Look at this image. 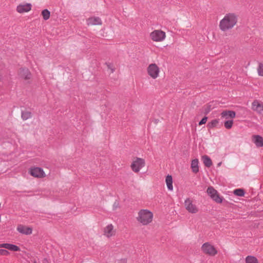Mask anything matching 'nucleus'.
Returning a JSON list of instances; mask_svg holds the SVG:
<instances>
[{
	"label": "nucleus",
	"mask_w": 263,
	"mask_h": 263,
	"mask_svg": "<svg viewBox=\"0 0 263 263\" xmlns=\"http://www.w3.org/2000/svg\"><path fill=\"white\" fill-rule=\"evenodd\" d=\"M237 22V16L234 13L227 14L220 21L219 28L222 31L231 29Z\"/></svg>",
	"instance_id": "nucleus-1"
},
{
	"label": "nucleus",
	"mask_w": 263,
	"mask_h": 263,
	"mask_svg": "<svg viewBox=\"0 0 263 263\" xmlns=\"http://www.w3.org/2000/svg\"><path fill=\"white\" fill-rule=\"evenodd\" d=\"M153 213L147 210H141L138 213L137 220L143 225H147L152 221Z\"/></svg>",
	"instance_id": "nucleus-2"
},
{
	"label": "nucleus",
	"mask_w": 263,
	"mask_h": 263,
	"mask_svg": "<svg viewBox=\"0 0 263 263\" xmlns=\"http://www.w3.org/2000/svg\"><path fill=\"white\" fill-rule=\"evenodd\" d=\"M206 192L212 200L216 203H220L224 199L223 197L220 196L218 192L213 186L208 187Z\"/></svg>",
	"instance_id": "nucleus-3"
},
{
	"label": "nucleus",
	"mask_w": 263,
	"mask_h": 263,
	"mask_svg": "<svg viewBox=\"0 0 263 263\" xmlns=\"http://www.w3.org/2000/svg\"><path fill=\"white\" fill-rule=\"evenodd\" d=\"M185 209L190 213L195 214L198 212V207L193 203V201L190 198H186L184 201Z\"/></svg>",
	"instance_id": "nucleus-4"
},
{
	"label": "nucleus",
	"mask_w": 263,
	"mask_h": 263,
	"mask_svg": "<svg viewBox=\"0 0 263 263\" xmlns=\"http://www.w3.org/2000/svg\"><path fill=\"white\" fill-rule=\"evenodd\" d=\"M144 160L142 158L137 157L132 162L131 164V168L134 172L138 173L143 167L144 166Z\"/></svg>",
	"instance_id": "nucleus-5"
},
{
	"label": "nucleus",
	"mask_w": 263,
	"mask_h": 263,
	"mask_svg": "<svg viewBox=\"0 0 263 263\" xmlns=\"http://www.w3.org/2000/svg\"><path fill=\"white\" fill-rule=\"evenodd\" d=\"M151 39L155 42H161L165 38V33L160 30H155L150 34Z\"/></svg>",
	"instance_id": "nucleus-6"
},
{
	"label": "nucleus",
	"mask_w": 263,
	"mask_h": 263,
	"mask_svg": "<svg viewBox=\"0 0 263 263\" xmlns=\"http://www.w3.org/2000/svg\"><path fill=\"white\" fill-rule=\"evenodd\" d=\"M201 249L205 254L210 256H215L217 253V251L215 247L209 242L204 243L201 247Z\"/></svg>",
	"instance_id": "nucleus-7"
},
{
	"label": "nucleus",
	"mask_w": 263,
	"mask_h": 263,
	"mask_svg": "<svg viewBox=\"0 0 263 263\" xmlns=\"http://www.w3.org/2000/svg\"><path fill=\"white\" fill-rule=\"evenodd\" d=\"M148 74L153 79L158 77L159 68L156 64H151L147 67Z\"/></svg>",
	"instance_id": "nucleus-8"
},
{
	"label": "nucleus",
	"mask_w": 263,
	"mask_h": 263,
	"mask_svg": "<svg viewBox=\"0 0 263 263\" xmlns=\"http://www.w3.org/2000/svg\"><path fill=\"white\" fill-rule=\"evenodd\" d=\"M29 173L31 176L36 178H42L45 176L44 172L41 167H36L31 168Z\"/></svg>",
	"instance_id": "nucleus-9"
},
{
	"label": "nucleus",
	"mask_w": 263,
	"mask_h": 263,
	"mask_svg": "<svg viewBox=\"0 0 263 263\" xmlns=\"http://www.w3.org/2000/svg\"><path fill=\"white\" fill-rule=\"evenodd\" d=\"M87 25H100L102 24L101 19L98 16H93L89 17L86 20Z\"/></svg>",
	"instance_id": "nucleus-10"
},
{
	"label": "nucleus",
	"mask_w": 263,
	"mask_h": 263,
	"mask_svg": "<svg viewBox=\"0 0 263 263\" xmlns=\"http://www.w3.org/2000/svg\"><path fill=\"white\" fill-rule=\"evenodd\" d=\"M220 116L222 119L229 120V119L234 118L236 116V113L233 110H224L221 113Z\"/></svg>",
	"instance_id": "nucleus-11"
},
{
	"label": "nucleus",
	"mask_w": 263,
	"mask_h": 263,
	"mask_svg": "<svg viewBox=\"0 0 263 263\" xmlns=\"http://www.w3.org/2000/svg\"><path fill=\"white\" fill-rule=\"evenodd\" d=\"M17 230L20 233L25 235H30L32 232V228L25 227L22 224H20L17 226Z\"/></svg>",
	"instance_id": "nucleus-12"
},
{
	"label": "nucleus",
	"mask_w": 263,
	"mask_h": 263,
	"mask_svg": "<svg viewBox=\"0 0 263 263\" xmlns=\"http://www.w3.org/2000/svg\"><path fill=\"white\" fill-rule=\"evenodd\" d=\"M31 9V4H26L24 5H20L17 7V11L22 13L29 11Z\"/></svg>",
	"instance_id": "nucleus-13"
},
{
	"label": "nucleus",
	"mask_w": 263,
	"mask_h": 263,
	"mask_svg": "<svg viewBox=\"0 0 263 263\" xmlns=\"http://www.w3.org/2000/svg\"><path fill=\"white\" fill-rule=\"evenodd\" d=\"M252 105L253 110L256 111L259 114H261L263 104H260L257 100H255L252 102Z\"/></svg>",
	"instance_id": "nucleus-14"
},
{
	"label": "nucleus",
	"mask_w": 263,
	"mask_h": 263,
	"mask_svg": "<svg viewBox=\"0 0 263 263\" xmlns=\"http://www.w3.org/2000/svg\"><path fill=\"white\" fill-rule=\"evenodd\" d=\"M20 76L26 80L29 79L31 77V73L27 68H21L19 72Z\"/></svg>",
	"instance_id": "nucleus-15"
},
{
	"label": "nucleus",
	"mask_w": 263,
	"mask_h": 263,
	"mask_svg": "<svg viewBox=\"0 0 263 263\" xmlns=\"http://www.w3.org/2000/svg\"><path fill=\"white\" fill-rule=\"evenodd\" d=\"M0 247L4 248L6 249H8L9 250H11V251H20V248L18 246H17L15 245L10 244V243H6L1 244Z\"/></svg>",
	"instance_id": "nucleus-16"
},
{
	"label": "nucleus",
	"mask_w": 263,
	"mask_h": 263,
	"mask_svg": "<svg viewBox=\"0 0 263 263\" xmlns=\"http://www.w3.org/2000/svg\"><path fill=\"white\" fill-rule=\"evenodd\" d=\"M253 141L257 147L263 146V138L259 135L253 136Z\"/></svg>",
	"instance_id": "nucleus-17"
},
{
	"label": "nucleus",
	"mask_w": 263,
	"mask_h": 263,
	"mask_svg": "<svg viewBox=\"0 0 263 263\" xmlns=\"http://www.w3.org/2000/svg\"><path fill=\"white\" fill-rule=\"evenodd\" d=\"M166 183L167 185V187L168 190L173 191V178L172 176L168 175L166 177L165 179Z\"/></svg>",
	"instance_id": "nucleus-18"
},
{
	"label": "nucleus",
	"mask_w": 263,
	"mask_h": 263,
	"mask_svg": "<svg viewBox=\"0 0 263 263\" xmlns=\"http://www.w3.org/2000/svg\"><path fill=\"white\" fill-rule=\"evenodd\" d=\"M113 226L110 224H108L104 229V234L108 237L113 235Z\"/></svg>",
	"instance_id": "nucleus-19"
},
{
	"label": "nucleus",
	"mask_w": 263,
	"mask_h": 263,
	"mask_svg": "<svg viewBox=\"0 0 263 263\" xmlns=\"http://www.w3.org/2000/svg\"><path fill=\"white\" fill-rule=\"evenodd\" d=\"M198 160L197 159H194L192 161L191 163V168L192 171L194 173H197L199 172V166H198Z\"/></svg>",
	"instance_id": "nucleus-20"
},
{
	"label": "nucleus",
	"mask_w": 263,
	"mask_h": 263,
	"mask_svg": "<svg viewBox=\"0 0 263 263\" xmlns=\"http://www.w3.org/2000/svg\"><path fill=\"white\" fill-rule=\"evenodd\" d=\"M202 160L205 166L210 167L212 165V160L209 156L206 155L203 156L202 157Z\"/></svg>",
	"instance_id": "nucleus-21"
},
{
	"label": "nucleus",
	"mask_w": 263,
	"mask_h": 263,
	"mask_svg": "<svg viewBox=\"0 0 263 263\" xmlns=\"http://www.w3.org/2000/svg\"><path fill=\"white\" fill-rule=\"evenodd\" d=\"M21 117L23 120H26L32 117V114L28 111H22Z\"/></svg>",
	"instance_id": "nucleus-22"
},
{
	"label": "nucleus",
	"mask_w": 263,
	"mask_h": 263,
	"mask_svg": "<svg viewBox=\"0 0 263 263\" xmlns=\"http://www.w3.org/2000/svg\"><path fill=\"white\" fill-rule=\"evenodd\" d=\"M219 123L218 119H214L212 120L211 122H209L207 126L209 128H213L216 127Z\"/></svg>",
	"instance_id": "nucleus-23"
},
{
	"label": "nucleus",
	"mask_w": 263,
	"mask_h": 263,
	"mask_svg": "<svg viewBox=\"0 0 263 263\" xmlns=\"http://www.w3.org/2000/svg\"><path fill=\"white\" fill-rule=\"evenodd\" d=\"M246 263H258L257 258L253 256H248L246 258Z\"/></svg>",
	"instance_id": "nucleus-24"
},
{
	"label": "nucleus",
	"mask_w": 263,
	"mask_h": 263,
	"mask_svg": "<svg viewBox=\"0 0 263 263\" xmlns=\"http://www.w3.org/2000/svg\"><path fill=\"white\" fill-rule=\"evenodd\" d=\"M42 15L43 17L44 20L46 21L49 18L50 12L48 10L45 9L42 11Z\"/></svg>",
	"instance_id": "nucleus-25"
},
{
	"label": "nucleus",
	"mask_w": 263,
	"mask_h": 263,
	"mask_svg": "<svg viewBox=\"0 0 263 263\" xmlns=\"http://www.w3.org/2000/svg\"><path fill=\"white\" fill-rule=\"evenodd\" d=\"M233 193L234 195L239 197H243L245 194V191L241 189H236L234 191Z\"/></svg>",
	"instance_id": "nucleus-26"
},
{
	"label": "nucleus",
	"mask_w": 263,
	"mask_h": 263,
	"mask_svg": "<svg viewBox=\"0 0 263 263\" xmlns=\"http://www.w3.org/2000/svg\"><path fill=\"white\" fill-rule=\"evenodd\" d=\"M233 124V120H228L226 121L224 123V127L227 129H230L232 128Z\"/></svg>",
	"instance_id": "nucleus-27"
},
{
	"label": "nucleus",
	"mask_w": 263,
	"mask_h": 263,
	"mask_svg": "<svg viewBox=\"0 0 263 263\" xmlns=\"http://www.w3.org/2000/svg\"><path fill=\"white\" fill-rule=\"evenodd\" d=\"M257 72L259 76L263 77V63H259L257 67Z\"/></svg>",
	"instance_id": "nucleus-28"
},
{
	"label": "nucleus",
	"mask_w": 263,
	"mask_h": 263,
	"mask_svg": "<svg viewBox=\"0 0 263 263\" xmlns=\"http://www.w3.org/2000/svg\"><path fill=\"white\" fill-rule=\"evenodd\" d=\"M203 108H204V113L205 114H208L210 112V111L212 110V109L213 108L212 107L211 105L207 104L206 105H205L204 106Z\"/></svg>",
	"instance_id": "nucleus-29"
},
{
	"label": "nucleus",
	"mask_w": 263,
	"mask_h": 263,
	"mask_svg": "<svg viewBox=\"0 0 263 263\" xmlns=\"http://www.w3.org/2000/svg\"><path fill=\"white\" fill-rule=\"evenodd\" d=\"M9 254V252L5 249H0V254L2 255H8Z\"/></svg>",
	"instance_id": "nucleus-30"
},
{
	"label": "nucleus",
	"mask_w": 263,
	"mask_h": 263,
	"mask_svg": "<svg viewBox=\"0 0 263 263\" xmlns=\"http://www.w3.org/2000/svg\"><path fill=\"white\" fill-rule=\"evenodd\" d=\"M208 119V117H203L199 122V125H201L202 124H205L206 122Z\"/></svg>",
	"instance_id": "nucleus-31"
},
{
	"label": "nucleus",
	"mask_w": 263,
	"mask_h": 263,
	"mask_svg": "<svg viewBox=\"0 0 263 263\" xmlns=\"http://www.w3.org/2000/svg\"><path fill=\"white\" fill-rule=\"evenodd\" d=\"M119 202L118 201H115L113 204V209L116 210L119 207Z\"/></svg>",
	"instance_id": "nucleus-32"
},
{
	"label": "nucleus",
	"mask_w": 263,
	"mask_h": 263,
	"mask_svg": "<svg viewBox=\"0 0 263 263\" xmlns=\"http://www.w3.org/2000/svg\"><path fill=\"white\" fill-rule=\"evenodd\" d=\"M43 263H50V261L48 259H47V258H45L43 260Z\"/></svg>",
	"instance_id": "nucleus-33"
},
{
	"label": "nucleus",
	"mask_w": 263,
	"mask_h": 263,
	"mask_svg": "<svg viewBox=\"0 0 263 263\" xmlns=\"http://www.w3.org/2000/svg\"><path fill=\"white\" fill-rule=\"evenodd\" d=\"M120 263H126V262H125V260H121L120 261Z\"/></svg>",
	"instance_id": "nucleus-34"
},
{
	"label": "nucleus",
	"mask_w": 263,
	"mask_h": 263,
	"mask_svg": "<svg viewBox=\"0 0 263 263\" xmlns=\"http://www.w3.org/2000/svg\"><path fill=\"white\" fill-rule=\"evenodd\" d=\"M111 70V72H113L114 71V69L113 68H110Z\"/></svg>",
	"instance_id": "nucleus-35"
},
{
	"label": "nucleus",
	"mask_w": 263,
	"mask_h": 263,
	"mask_svg": "<svg viewBox=\"0 0 263 263\" xmlns=\"http://www.w3.org/2000/svg\"><path fill=\"white\" fill-rule=\"evenodd\" d=\"M262 112H261V115L263 116V108L262 109Z\"/></svg>",
	"instance_id": "nucleus-36"
},
{
	"label": "nucleus",
	"mask_w": 263,
	"mask_h": 263,
	"mask_svg": "<svg viewBox=\"0 0 263 263\" xmlns=\"http://www.w3.org/2000/svg\"><path fill=\"white\" fill-rule=\"evenodd\" d=\"M33 263H37L36 261H34Z\"/></svg>",
	"instance_id": "nucleus-37"
},
{
	"label": "nucleus",
	"mask_w": 263,
	"mask_h": 263,
	"mask_svg": "<svg viewBox=\"0 0 263 263\" xmlns=\"http://www.w3.org/2000/svg\"><path fill=\"white\" fill-rule=\"evenodd\" d=\"M108 67L109 68H110L109 65H108Z\"/></svg>",
	"instance_id": "nucleus-38"
},
{
	"label": "nucleus",
	"mask_w": 263,
	"mask_h": 263,
	"mask_svg": "<svg viewBox=\"0 0 263 263\" xmlns=\"http://www.w3.org/2000/svg\"><path fill=\"white\" fill-rule=\"evenodd\" d=\"M220 164H221V163H219L218 164V165H220Z\"/></svg>",
	"instance_id": "nucleus-39"
}]
</instances>
